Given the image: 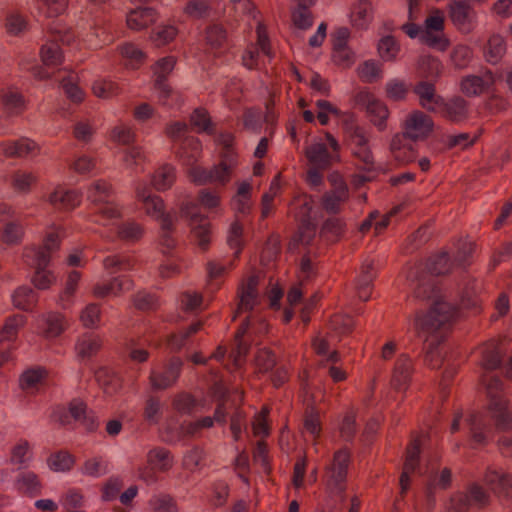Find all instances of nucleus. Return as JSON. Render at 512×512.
<instances>
[{
    "instance_id": "864d4df0",
    "label": "nucleus",
    "mask_w": 512,
    "mask_h": 512,
    "mask_svg": "<svg viewBox=\"0 0 512 512\" xmlns=\"http://www.w3.org/2000/svg\"><path fill=\"white\" fill-rule=\"evenodd\" d=\"M357 73L363 82L374 83L381 77L382 68L376 61L367 60L358 67Z\"/></svg>"
},
{
    "instance_id": "a18cd8bd",
    "label": "nucleus",
    "mask_w": 512,
    "mask_h": 512,
    "mask_svg": "<svg viewBox=\"0 0 512 512\" xmlns=\"http://www.w3.org/2000/svg\"><path fill=\"white\" fill-rule=\"evenodd\" d=\"M13 304L16 308L28 311L37 302V295L32 288L27 286L19 287L13 294Z\"/></svg>"
},
{
    "instance_id": "774afa93",
    "label": "nucleus",
    "mask_w": 512,
    "mask_h": 512,
    "mask_svg": "<svg viewBox=\"0 0 512 512\" xmlns=\"http://www.w3.org/2000/svg\"><path fill=\"white\" fill-rule=\"evenodd\" d=\"M94 95L98 98L109 99L117 96L120 92L118 85L112 81L98 80L92 86Z\"/></svg>"
},
{
    "instance_id": "f03ea898",
    "label": "nucleus",
    "mask_w": 512,
    "mask_h": 512,
    "mask_svg": "<svg viewBox=\"0 0 512 512\" xmlns=\"http://www.w3.org/2000/svg\"><path fill=\"white\" fill-rule=\"evenodd\" d=\"M347 146L358 161V168L371 172L375 169L374 156L369 146V136L364 128L348 124L346 127Z\"/></svg>"
},
{
    "instance_id": "0eeeda50",
    "label": "nucleus",
    "mask_w": 512,
    "mask_h": 512,
    "mask_svg": "<svg viewBox=\"0 0 512 512\" xmlns=\"http://www.w3.org/2000/svg\"><path fill=\"white\" fill-rule=\"evenodd\" d=\"M433 128L432 118L420 110H415L407 115L403 123V131L400 134L417 142L428 138Z\"/></svg>"
},
{
    "instance_id": "09e8293b",
    "label": "nucleus",
    "mask_w": 512,
    "mask_h": 512,
    "mask_svg": "<svg viewBox=\"0 0 512 512\" xmlns=\"http://www.w3.org/2000/svg\"><path fill=\"white\" fill-rule=\"evenodd\" d=\"M104 268L111 274L131 270L134 267V261L125 255H112L103 260Z\"/></svg>"
},
{
    "instance_id": "1a4fd4ad",
    "label": "nucleus",
    "mask_w": 512,
    "mask_h": 512,
    "mask_svg": "<svg viewBox=\"0 0 512 512\" xmlns=\"http://www.w3.org/2000/svg\"><path fill=\"white\" fill-rule=\"evenodd\" d=\"M183 361L179 357H172L164 365L163 371H152L149 376L153 390H166L174 386L181 374Z\"/></svg>"
},
{
    "instance_id": "58836bf2",
    "label": "nucleus",
    "mask_w": 512,
    "mask_h": 512,
    "mask_svg": "<svg viewBox=\"0 0 512 512\" xmlns=\"http://www.w3.org/2000/svg\"><path fill=\"white\" fill-rule=\"evenodd\" d=\"M316 234V225L310 220L302 221L298 231L289 243V249H296L299 245H309Z\"/></svg>"
},
{
    "instance_id": "3c124183",
    "label": "nucleus",
    "mask_w": 512,
    "mask_h": 512,
    "mask_svg": "<svg viewBox=\"0 0 512 512\" xmlns=\"http://www.w3.org/2000/svg\"><path fill=\"white\" fill-rule=\"evenodd\" d=\"M371 5L368 0H359L351 12V21L353 26L364 29L370 21Z\"/></svg>"
},
{
    "instance_id": "6e6d98bb",
    "label": "nucleus",
    "mask_w": 512,
    "mask_h": 512,
    "mask_svg": "<svg viewBox=\"0 0 512 512\" xmlns=\"http://www.w3.org/2000/svg\"><path fill=\"white\" fill-rule=\"evenodd\" d=\"M420 440L414 439L411 441V443L408 445L406 449V458L405 462L403 464V472L412 474L416 468L419 466V459H420Z\"/></svg>"
},
{
    "instance_id": "4be33fe9",
    "label": "nucleus",
    "mask_w": 512,
    "mask_h": 512,
    "mask_svg": "<svg viewBox=\"0 0 512 512\" xmlns=\"http://www.w3.org/2000/svg\"><path fill=\"white\" fill-rule=\"evenodd\" d=\"M481 285L475 279H464L459 290L460 305L464 309H478Z\"/></svg>"
},
{
    "instance_id": "f704fd0d",
    "label": "nucleus",
    "mask_w": 512,
    "mask_h": 512,
    "mask_svg": "<svg viewBox=\"0 0 512 512\" xmlns=\"http://www.w3.org/2000/svg\"><path fill=\"white\" fill-rule=\"evenodd\" d=\"M503 355V349L499 344L495 342H489L482 348L481 366L485 370H495L500 367Z\"/></svg>"
},
{
    "instance_id": "e433bc0d",
    "label": "nucleus",
    "mask_w": 512,
    "mask_h": 512,
    "mask_svg": "<svg viewBox=\"0 0 512 512\" xmlns=\"http://www.w3.org/2000/svg\"><path fill=\"white\" fill-rule=\"evenodd\" d=\"M26 317L23 314L9 316L0 328V343L16 339L19 330L24 327Z\"/></svg>"
},
{
    "instance_id": "c85d7f7f",
    "label": "nucleus",
    "mask_w": 512,
    "mask_h": 512,
    "mask_svg": "<svg viewBox=\"0 0 512 512\" xmlns=\"http://www.w3.org/2000/svg\"><path fill=\"white\" fill-rule=\"evenodd\" d=\"M417 71L422 78L428 82L435 83L443 72V65L438 58L431 55H423L419 57Z\"/></svg>"
},
{
    "instance_id": "c9c22d12",
    "label": "nucleus",
    "mask_w": 512,
    "mask_h": 512,
    "mask_svg": "<svg viewBox=\"0 0 512 512\" xmlns=\"http://www.w3.org/2000/svg\"><path fill=\"white\" fill-rule=\"evenodd\" d=\"M176 222V216H165L160 222L159 243L167 251L173 250L177 245V240L174 237Z\"/></svg>"
},
{
    "instance_id": "de8ad7c7",
    "label": "nucleus",
    "mask_w": 512,
    "mask_h": 512,
    "mask_svg": "<svg viewBox=\"0 0 512 512\" xmlns=\"http://www.w3.org/2000/svg\"><path fill=\"white\" fill-rule=\"evenodd\" d=\"M466 421L470 427L472 439L479 444H485L486 436L483 430L487 428V422L484 415L478 412H472Z\"/></svg>"
},
{
    "instance_id": "39448f33",
    "label": "nucleus",
    "mask_w": 512,
    "mask_h": 512,
    "mask_svg": "<svg viewBox=\"0 0 512 512\" xmlns=\"http://www.w3.org/2000/svg\"><path fill=\"white\" fill-rule=\"evenodd\" d=\"M60 247V239L56 232L49 233L41 246L27 247L24 250V258L29 266L36 269H46L52 254Z\"/></svg>"
},
{
    "instance_id": "2f4dec72",
    "label": "nucleus",
    "mask_w": 512,
    "mask_h": 512,
    "mask_svg": "<svg viewBox=\"0 0 512 512\" xmlns=\"http://www.w3.org/2000/svg\"><path fill=\"white\" fill-rule=\"evenodd\" d=\"M236 165V154H226L218 165L211 168V183L226 185Z\"/></svg>"
},
{
    "instance_id": "423d86ee",
    "label": "nucleus",
    "mask_w": 512,
    "mask_h": 512,
    "mask_svg": "<svg viewBox=\"0 0 512 512\" xmlns=\"http://www.w3.org/2000/svg\"><path fill=\"white\" fill-rule=\"evenodd\" d=\"M448 14L453 25L462 34L468 35L475 29L477 13L466 1H451L448 5Z\"/></svg>"
},
{
    "instance_id": "8fccbe9b",
    "label": "nucleus",
    "mask_w": 512,
    "mask_h": 512,
    "mask_svg": "<svg viewBox=\"0 0 512 512\" xmlns=\"http://www.w3.org/2000/svg\"><path fill=\"white\" fill-rule=\"evenodd\" d=\"M191 227V235L197 245L206 250L210 243V223L206 217Z\"/></svg>"
},
{
    "instance_id": "ea45409f",
    "label": "nucleus",
    "mask_w": 512,
    "mask_h": 512,
    "mask_svg": "<svg viewBox=\"0 0 512 512\" xmlns=\"http://www.w3.org/2000/svg\"><path fill=\"white\" fill-rule=\"evenodd\" d=\"M426 268L428 270V275H445L451 271L452 264L449 259V255L446 252H441L437 255L430 257L427 260L425 266L423 265V269Z\"/></svg>"
},
{
    "instance_id": "9b49d317",
    "label": "nucleus",
    "mask_w": 512,
    "mask_h": 512,
    "mask_svg": "<svg viewBox=\"0 0 512 512\" xmlns=\"http://www.w3.org/2000/svg\"><path fill=\"white\" fill-rule=\"evenodd\" d=\"M415 141L400 133L395 134L389 145L393 159L399 165H407L415 161L417 150Z\"/></svg>"
},
{
    "instance_id": "5701e85b",
    "label": "nucleus",
    "mask_w": 512,
    "mask_h": 512,
    "mask_svg": "<svg viewBox=\"0 0 512 512\" xmlns=\"http://www.w3.org/2000/svg\"><path fill=\"white\" fill-rule=\"evenodd\" d=\"M201 143L195 137H185L176 151L178 159L183 165L193 166L201 155Z\"/></svg>"
},
{
    "instance_id": "cd10ccee",
    "label": "nucleus",
    "mask_w": 512,
    "mask_h": 512,
    "mask_svg": "<svg viewBox=\"0 0 512 512\" xmlns=\"http://www.w3.org/2000/svg\"><path fill=\"white\" fill-rule=\"evenodd\" d=\"M102 345L103 340L99 335L85 333L78 338L75 351L81 359L92 358L100 351Z\"/></svg>"
},
{
    "instance_id": "aec40b11",
    "label": "nucleus",
    "mask_w": 512,
    "mask_h": 512,
    "mask_svg": "<svg viewBox=\"0 0 512 512\" xmlns=\"http://www.w3.org/2000/svg\"><path fill=\"white\" fill-rule=\"evenodd\" d=\"M133 288V281L128 277H115L107 283L96 284L93 288V295L97 298H104L108 295L119 296L124 291Z\"/></svg>"
},
{
    "instance_id": "37998d69",
    "label": "nucleus",
    "mask_w": 512,
    "mask_h": 512,
    "mask_svg": "<svg viewBox=\"0 0 512 512\" xmlns=\"http://www.w3.org/2000/svg\"><path fill=\"white\" fill-rule=\"evenodd\" d=\"M277 364V357L269 348L257 350L254 356V365L257 373L266 374L270 372Z\"/></svg>"
},
{
    "instance_id": "393cba45",
    "label": "nucleus",
    "mask_w": 512,
    "mask_h": 512,
    "mask_svg": "<svg viewBox=\"0 0 512 512\" xmlns=\"http://www.w3.org/2000/svg\"><path fill=\"white\" fill-rule=\"evenodd\" d=\"M450 324H451V322L447 323L445 326H443L435 331H427V330H423L420 327H418L417 319L415 320L416 329L419 332L428 334L424 341V349H425V359L424 360H425V363L432 368H436L437 363L434 364L433 359L432 358L430 359V356L433 353L438 352V347L444 340V335H443L442 331L446 330L450 326Z\"/></svg>"
},
{
    "instance_id": "7ed1b4c3",
    "label": "nucleus",
    "mask_w": 512,
    "mask_h": 512,
    "mask_svg": "<svg viewBox=\"0 0 512 512\" xmlns=\"http://www.w3.org/2000/svg\"><path fill=\"white\" fill-rule=\"evenodd\" d=\"M50 39L42 45L40 57L46 66H58L63 61V53L58 42L69 45L74 41L75 35L71 29L65 28L60 24H55L49 28Z\"/></svg>"
},
{
    "instance_id": "49530a36",
    "label": "nucleus",
    "mask_w": 512,
    "mask_h": 512,
    "mask_svg": "<svg viewBox=\"0 0 512 512\" xmlns=\"http://www.w3.org/2000/svg\"><path fill=\"white\" fill-rule=\"evenodd\" d=\"M175 181V168L171 165H164L152 176V184L158 191L169 189Z\"/></svg>"
},
{
    "instance_id": "0e129e2a",
    "label": "nucleus",
    "mask_w": 512,
    "mask_h": 512,
    "mask_svg": "<svg viewBox=\"0 0 512 512\" xmlns=\"http://www.w3.org/2000/svg\"><path fill=\"white\" fill-rule=\"evenodd\" d=\"M180 217L187 219L189 221V225L193 226L194 224L201 221L205 216L199 213V208L197 203L186 198L179 205Z\"/></svg>"
},
{
    "instance_id": "ddd939ff",
    "label": "nucleus",
    "mask_w": 512,
    "mask_h": 512,
    "mask_svg": "<svg viewBox=\"0 0 512 512\" xmlns=\"http://www.w3.org/2000/svg\"><path fill=\"white\" fill-rule=\"evenodd\" d=\"M495 83L494 75L490 70H485L481 75H466L462 77L460 89L467 97H477L486 92Z\"/></svg>"
},
{
    "instance_id": "a19ab883",
    "label": "nucleus",
    "mask_w": 512,
    "mask_h": 512,
    "mask_svg": "<svg viewBox=\"0 0 512 512\" xmlns=\"http://www.w3.org/2000/svg\"><path fill=\"white\" fill-rule=\"evenodd\" d=\"M506 52L504 38L499 34L492 35L485 49V58L491 64H497Z\"/></svg>"
},
{
    "instance_id": "2eb2a0df",
    "label": "nucleus",
    "mask_w": 512,
    "mask_h": 512,
    "mask_svg": "<svg viewBox=\"0 0 512 512\" xmlns=\"http://www.w3.org/2000/svg\"><path fill=\"white\" fill-rule=\"evenodd\" d=\"M305 156L312 167L329 169L333 163L340 161L339 154H332L323 143H314L305 149Z\"/></svg>"
},
{
    "instance_id": "6e6552de",
    "label": "nucleus",
    "mask_w": 512,
    "mask_h": 512,
    "mask_svg": "<svg viewBox=\"0 0 512 512\" xmlns=\"http://www.w3.org/2000/svg\"><path fill=\"white\" fill-rule=\"evenodd\" d=\"M259 277L257 275H250L242 280L237 289V297L239 302L233 315L235 320L242 312H250L255 306L259 304Z\"/></svg>"
},
{
    "instance_id": "c756f323",
    "label": "nucleus",
    "mask_w": 512,
    "mask_h": 512,
    "mask_svg": "<svg viewBox=\"0 0 512 512\" xmlns=\"http://www.w3.org/2000/svg\"><path fill=\"white\" fill-rule=\"evenodd\" d=\"M113 194L114 189L112 184L103 179L95 180L87 188V199L94 206H99L103 202H108Z\"/></svg>"
},
{
    "instance_id": "a878e982",
    "label": "nucleus",
    "mask_w": 512,
    "mask_h": 512,
    "mask_svg": "<svg viewBox=\"0 0 512 512\" xmlns=\"http://www.w3.org/2000/svg\"><path fill=\"white\" fill-rule=\"evenodd\" d=\"M95 380L107 395L116 394L122 387L121 378L111 369L100 367L94 372Z\"/></svg>"
},
{
    "instance_id": "052dcab7",
    "label": "nucleus",
    "mask_w": 512,
    "mask_h": 512,
    "mask_svg": "<svg viewBox=\"0 0 512 512\" xmlns=\"http://www.w3.org/2000/svg\"><path fill=\"white\" fill-rule=\"evenodd\" d=\"M143 227L136 222H124L118 227L117 235L124 241H138L143 236Z\"/></svg>"
},
{
    "instance_id": "b1692460",
    "label": "nucleus",
    "mask_w": 512,
    "mask_h": 512,
    "mask_svg": "<svg viewBox=\"0 0 512 512\" xmlns=\"http://www.w3.org/2000/svg\"><path fill=\"white\" fill-rule=\"evenodd\" d=\"M376 276L373 261H365L360 267V273L356 279V289L361 300L367 301L371 295L372 283Z\"/></svg>"
},
{
    "instance_id": "f257e3e1",
    "label": "nucleus",
    "mask_w": 512,
    "mask_h": 512,
    "mask_svg": "<svg viewBox=\"0 0 512 512\" xmlns=\"http://www.w3.org/2000/svg\"><path fill=\"white\" fill-rule=\"evenodd\" d=\"M413 282V295L420 300H432L426 314H417V326L423 330L435 331L451 322L456 315V307L444 300L435 279L423 269L419 262L410 269L407 275Z\"/></svg>"
},
{
    "instance_id": "4468645a",
    "label": "nucleus",
    "mask_w": 512,
    "mask_h": 512,
    "mask_svg": "<svg viewBox=\"0 0 512 512\" xmlns=\"http://www.w3.org/2000/svg\"><path fill=\"white\" fill-rule=\"evenodd\" d=\"M508 404L509 402L505 398H492L487 407L495 428L502 432L512 430V412L509 410Z\"/></svg>"
},
{
    "instance_id": "f8f14e48",
    "label": "nucleus",
    "mask_w": 512,
    "mask_h": 512,
    "mask_svg": "<svg viewBox=\"0 0 512 512\" xmlns=\"http://www.w3.org/2000/svg\"><path fill=\"white\" fill-rule=\"evenodd\" d=\"M358 105L365 107L370 121L379 129H384L385 121L388 118L389 111L386 105L377 100L369 92H360L356 96Z\"/></svg>"
},
{
    "instance_id": "72a5a7b5",
    "label": "nucleus",
    "mask_w": 512,
    "mask_h": 512,
    "mask_svg": "<svg viewBox=\"0 0 512 512\" xmlns=\"http://www.w3.org/2000/svg\"><path fill=\"white\" fill-rule=\"evenodd\" d=\"M251 190L252 186L248 182H242L237 190L236 195L232 198L231 204L236 212V215L246 216L250 213L251 204Z\"/></svg>"
},
{
    "instance_id": "9d476101",
    "label": "nucleus",
    "mask_w": 512,
    "mask_h": 512,
    "mask_svg": "<svg viewBox=\"0 0 512 512\" xmlns=\"http://www.w3.org/2000/svg\"><path fill=\"white\" fill-rule=\"evenodd\" d=\"M330 180L333 188L323 194L321 204L327 213L338 214L349 199V189L341 178L334 179V176L331 175Z\"/></svg>"
},
{
    "instance_id": "4c0bfd02",
    "label": "nucleus",
    "mask_w": 512,
    "mask_h": 512,
    "mask_svg": "<svg viewBox=\"0 0 512 512\" xmlns=\"http://www.w3.org/2000/svg\"><path fill=\"white\" fill-rule=\"evenodd\" d=\"M443 116L455 123L462 122L467 118V103L464 99L458 97L449 103L443 104Z\"/></svg>"
},
{
    "instance_id": "680f3d73",
    "label": "nucleus",
    "mask_w": 512,
    "mask_h": 512,
    "mask_svg": "<svg viewBox=\"0 0 512 512\" xmlns=\"http://www.w3.org/2000/svg\"><path fill=\"white\" fill-rule=\"evenodd\" d=\"M211 10L209 0H189L184 7V13L193 19L207 17Z\"/></svg>"
},
{
    "instance_id": "13d9d810",
    "label": "nucleus",
    "mask_w": 512,
    "mask_h": 512,
    "mask_svg": "<svg viewBox=\"0 0 512 512\" xmlns=\"http://www.w3.org/2000/svg\"><path fill=\"white\" fill-rule=\"evenodd\" d=\"M450 58L456 69H464L470 64L473 51L467 45H457L453 48Z\"/></svg>"
},
{
    "instance_id": "603ef678",
    "label": "nucleus",
    "mask_w": 512,
    "mask_h": 512,
    "mask_svg": "<svg viewBox=\"0 0 512 512\" xmlns=\"http://www.w3.org/2000/svg\"><path fill=\"white\" fill-rule=\"evenodd\" d=\"M400 47L393 36H385L379 40L378 53L386 62L394 61L399 53Z\"/></svg>"
},
{
    "instance_id": "dca6fc26",
    "label": "nucleus",
    "mask_w": 512,
    "mask_h": 512,
    "mask_svg": "<svg viewBox=\"0 0 512 512\" xmlns=\"http://www.w3.org/2000/svg\"><path fill=\"white\" fill-rule=\"evenodd\" d=\"M413 373V364L411 358L406 354H401L394 366L391 385L396 391H405L410 384Z\"/></svg>"
},
{
    "instance_id": "7c9ffc66",
    "label": "nucleus",
    "mask_w": 512,
    "mask_h": 512,
    "mask_svg": "<svg viewBox=\"0 0 512 512\" xmlns=\"http://www.w3.org/2000/svg\"><path fill=\"white\" fill-rule=\"evenodd\" d=\"M16 489L28 496L35 497L41 494L42 483L38 475L32 471L19 473L15 480Z\"/></svg>"
},
{
    "instance_id": "a211bd4d",
    "label": "nucleus",
    "mask_w": 512,
    "mask_h": 512,
    "mask_svg": "<svg viewBox=\"0 0 512 512\" xmlns=\"http://www.w3.org/2000/svg\"><path fill=\"white\" fill-rule=\"evenodd\" d=\"M413 92L419 98V104L427 111L434 112L435 105L443 103V98L436 94L434 82L420 81L414 88Z\"/></svg>"
},
{
    "instance_id": "e2e57ef3",
    "label": "nucleus",
    "mask_w": 512,
    "mask_h": 512,
    "mask_svg": "<svg viewBox=\"0 0 512 512\" xmlns=\"http://www.w3.org/2000/svg\"><path fill=\"white\" fill-rule=\"evenodd\" d=\"M38 8L47 18L57 17L64 13L68 0H37Z\"/></svg>"
},
{
    "instance_id": "79ce46f5",
    "label": "nucleus",
    "mask_w": 512,
    "mask_h": 512,
    "mask_svg": "<svg viewBox=\"0 0 512 512\" xmlns=\"http://www.w3.org/2000/svg\"><path fill=\"white\" fill-rule=\"evenodd\" d=\"M147 460L159 472H166L173 465V457L165 448L150 450L147 454Z\"/></svg>"
},
{
    "instance_id": "473e14b6",
    "label": "nucleus",
    "mask_w": 512,
    "mask_h": 512,
    "mask_svg": "<svg viewBox=\"0 0 512 512\" xmlns=\"http://www.w3.org/2000/svg\"><path fill=\"white\" fill-rule=\"evenodd\" d=\"M157 12L154 8H138L131 11L127 17V25L132 30H141L154 23Z\"/></svg>"
},
{
    "instance_id": "bb28decb",
    "label": "nucleus",
    "mask_w": 512,
    "mask_h": 512,
    "mask_svg": "<svg viewBox=\"0 0 512 512\" xmlns=\"http://www.w3.org/2000/svg\"><path fill=\"white\" fill-rule=\"evenodd\" d=\"M81 194L75 190L56 188L49 196V202L56 209L72 210L80 204Z\"/></svg>"
},
{
    "instance_id": "69168bd1",
    "label": "nucleus",
    "mask_w": 512,
    "mask_h": 512,
    "mask_svg": "<svg viewBox=\"0 0 512 512\" xmlns=\"http://www.w3.org/2000/svg\"><path fill=\"white\" fill-rule=\"evenodd\" d=\"M101 319V309L99 304H88L80 314V320L85 328H96Z\"/></svg>"
},
{
    "instance_id": "4d7b16f0",
    "label": "nucleus",
    "mask_w": 512,
    "mask_h": 512,
    "mask_svg": "<svg viewBox=\"0 0 512 512\" xmlns=\"http://www.w3.org/2000/svg\"><path fill=\"white\" fill-rule=\"evenodd\" d=\"M149 505L151 512H178L177 504L169 494H159L153 496Z\"/></svg>"
},
{
    "instance_id": "338daca9",
    "label": "nucleus",
    "mask_w": 512,
    "mask_h": 512,
    "mask_svg": "<svg viewBox=\"0 0 512 512\" xmlns=\"http://www.w3.org/2000/svg\"><path fill=\"white\" fill-rule=\"evenodd\" d=\"M206 41L212 48H221L227 41L226 30L219 24H213L206 29Z\"/></svg>"
},
{
    "instance_id": "c03bdc74",
    "label": "nucleus",
    "mask_w": 512,
    "mask_h": 512,
    "mask_svg": "<svg viewBox=\"0 0 512 512\" xmlns=\"http://www.w3.org/2000/svg\"><path fill=\"white\" fill-rule=\"evenodd\" d=\"M47 464L55 472H66L74 466L75 458L68 451L61 450L51 454L47 459Z\"/></svg>"
},
{
    "instance_id": "f3484780",
    "label": "nucleus",
    "mask_w": 512,
    "mask_h": 512,
    "mask_svg": "<svg viewBox=\"0 0 512 512\" xmlns=\"http://www.w3.org/2000/svg\"><path fill=\"white\" fill-rule=\"evenodd\" d=\"M4 156L7 158H24L39 152L37 143L29 138H20L16 141H6L0 144Z\"/></svg>"
},
{
    "instance_id": "20e7f679",
    "label": "nucleus",
    "mask_w": 512,
    "mask_h": 512,
    "mask_svg": "<svg viewBox=\"0 0 512 512\" xmlns=\"http://www.w3.org/2000/svg\"><path fill=\"white\" fill-rule=\"evenodd\" d=\"M350 460L349 450L343 448L334 453L331 464L326 468L327 487L332 493L339 495L341 501L344 500L342 494L346 489Z\"/></svg>"
},
{
    "instance_id": "412c9836",
    "label": "nucleus",
    "mask_w": 512,
    "mask_h": 512,
    "mask_svg": "<svg viewBox=\"0 0 512 512\" xmlns=\"http://www.w3.org/2000/svg\"><path fill=\"white\" fill-rule=\"evenodd\" d=\"M136 195L143 202L146 213L159 221V223L162 222L165 216H174L171 212L165 211V204L161 197L146 195L144 192H141V187L136 188Z\"/></svg>"
},
{
    "instance_id": "bf43d9fd",
    "label": "nucleus",
    "mask_w": 512,
    "mask_h": 512,
    "mask_svg": "<svg viewBox=\"0 0 512 512\" xmlns=\"http://www.w3.org/2000/svg\"><path fill=\"white\" fill-rule=\"evenodd\" d=\"M475 251V243L466 239H461L457 243V251L454 255V262L458 266L466 267L470 265V258Z\"/></svg>"
},
{
    "instance_id": "6ab92c4d",
    "label": "nucleus",
    "mask_w": 512,
    "mask_h": 512,
    "mask_svg": "<svg viewBox=\"0 0 512 512\" xmlns=\"http://www.w3.org/2000/svg\"><path fill=\"white\" fill-rule=\"evenodd\" d=\"M485 482L499 497H512V477L496 470H488L485 474Z\"/></svg>"
},
{
    "instance_id": "5fc2aeb1",
    "label": "nucleus",
    "mask_w": 512,
    "mask_h": 512,
    "mask_svg": "<svg viewBox=\"0 0 512 512\" xmlns=\"http://www.w3.org/2000/svg\"><path fill=\"white\" fill-rule=\"evenodd\" d=\"M23 236V226L17 221H12L6 223V225L4 226L1 235V240L3 243L7 245H18L21 243Z\"/></svg>"
}]
</instances>
